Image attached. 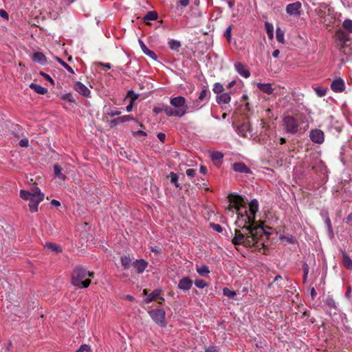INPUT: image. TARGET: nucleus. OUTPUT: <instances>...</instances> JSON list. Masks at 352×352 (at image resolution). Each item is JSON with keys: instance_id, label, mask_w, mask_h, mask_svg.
Segmentation results:
<instances>
[{"instance_id": "f257e3e1", "label": "nucleus", "mask_w": 352, "mask_h": 352, "mask_svg": "<svg viewBox=\"0 0 352 352\" xmlns=\"http://www.w3.org/2000/svg\"><path fill=\"white\" fill-rule=\"evenodd\" d=\"M230 204L229 209H235L238 214L235 224L239 229H235L232 243L234 245H241L246 248H254L261 250L264 243L261 241L265 231L262 225H256L255 216L258 210V202L252 199L249 204V210L246 209L244 198L239 195L229 197Z\"/></svg>"}, {"instance_id": "f03ea898", "label": "nucleus", "mask_w": 352, "mask_h": 352, "mask_svg": "<svg viewBox=\"0 0 352 352\" xmlns=\"http://www.w3.org/2000/svg\"><path fill=\"white\" fill-rule=\"evenodd\" d=\"M172 107L166 105L164 112L167 116L182 117L186 113L188 105L184 96H177L170 100Z\"/></svg>"}, {"instance_id": "7ed1b4c3", "label": "nucleus", "mask_w": 352, "mask_h": 352, "mask_svg": "<svg viewBox=\"0 0 352 352\" xmlns=\"http://www.w3.org/2000/svg\"><path fill=\"white\" fill-rule=\"evenodd\" d=\"M94 274L82 266L76 267L72 274V283L79 289L87 288L91 283V277Z\"/></svg>"}, {"instance_id": "20e7f679", "label": "nucleus", "mask_w": 352, "mask_h": 352, "mask_svg": "<svg viewBox=\"0 0 352 352\" xmlns=\"http://www.w3.org/2000/svg\"><path fill=\"white\" fill-rule=\"evenodd\" d=\"M20 197L24 200H29V207L31 212L38 211V206L44 199V194L38 187H34L30 191L21 190Z\"/></svg>"}, {"instance_id": "39448f33", "label": "nucleus", "mask_w": 352, "mask_h": 352, "mask_svg": "<svg viewBox=\"0 0 352 352\" xmlns=\"http://www.w3.org/2000/svg\"><path fill=\"white\" fill-rule=\"evenodd\" d=\"M285 132L289 134H296L299 131V123L296 118L292 116H286L283 119Z\"/></svg>"}, {"instance_id": "423d86ee", "label": "nucleus", "mask_w": 352, "mask_h": 352, "mask_svg": "<svg viewBox=\"0 0 352 352\" xmlns=\"http://www.w3.org/2000/svg\"><path fill=\"white\" fill-rule=\"evenodd\" d=\"M148 314L152 320L160 327H165L166 324L165 316V311L162 308H157L148 311Z\"/></svg>"}, {"instance_id": "0eeeda50", "label": "nucleus", "mask_w": 352, "mask_h": 352, "mask_svg": "<svg viewBox=\"0 0 352 352\" xmlns=\"http://www.w3.org/2000/svg\"><path fill=\"white\" fill-rule=\"evenodd\" d=\"M210 98V92L208 89V88L204 86L203 89L201 90V91L200 92V94L199 95L198 99H197L196 100H195L193 102V107L197 109H200L201 107H203V105L200 104V102L206 101V102H207L209 101Z\"/></svg>"}, {"instance_id": "6e6552de", "label": "nucleus", "mask_w": 352, "mask_h": 352, "mask_svg": "<svg viewBox=\"0 0 352 352\" xmlns=\"http://www.w3.org/2000/svg\"><path fill=\"white\" fill-rule=\"evenodd\" d=\"M311 140L316 144H322L324 141V134L320 129H315L309 133Z\"/></svg>"}, {"instance_id": "1a4fd4ad", "label": "nucleus", "mask_w": 352, "mask_h": 352, "mask_svg": "<svg viewBox=\"0 0 352 352\" xmlns=\"http://www.w3.org/2000/svg\"><path fill=\"white\" fill-rule=\"evenodd\" d=\"M302 4L300 1L289 3L286 6V12L290 16H300Z\"/></svg>"}, {"instance_id": "9d476101", "label": "nucleus", "mask_w": 352, "mask_h": 352, "mask_svg": "<svg viewBox=\"0 0 352 352\" xmlns=\"http://www.w3.org/2000/svg\"><path fill=\"white\" fill-rule=\"evenodd\" d=\"M345 82L341 78H335L331 84V89L336 93H340L345 89Z\"/></svg>"}, {"instance_id": "9b49d317", "label": "nucleus", "mask_w": 352, "mask_h": 352, "mask_svg": "<svg viewBox=\"0 0 352 352\" xmlns=\"http://www.w3.org/2000/svg\"><path fill=\"white\" fill-rule=\"evenodd\" d=\"M74 89L76 91L85 97L89 98L91 96V91L88 87L79 81L74 83Z\"/></svg>"}, {"instance_id": "f8f14e48", "label": "nucleus", "mask_w": 352, "mask_h": 352, "mask_svg": "<svg viewBox=\"0 0 352 352\" xmlns=\"http://www.w3.org/2000/svg\"><path fill=\"white\" fill-rule=\"evenodd\" d=\"M234 69L236 72L241 76L248 78L250 76V72L246 65L241 62H236L234 63Z\"/></svg>"}, {"instance_id": "ddd939ff", "label": "nucleus", "mask_w": 352, "mask_h": 352, "mask_svg": "<svg viewBox=\"0 0 352 352\" xmlns=\"http://www.w3.org/2000/svg\"><path fill=\"white\" fill-rule=\"evenodd\" d=\"M131 120H135V118L131 115H125L121 117H118L111 120L109 125L110 127H113L119 124L126 122Z\"/></svg>"}, {"instance_id": "4468645a", "label": "nucleus", "mask_w": 352, "mask_h": 352, "mask_svg": "<svg viewBox=\"0 0 352 352\" xmlns=\"http://www.w3.org/2000/svg\"><path fill=\"white\" fill-rule=\"evenodd\" d=\"M148 264V262L144 259H137L133 263L132 265L136 269L138 274H142L147 267Z\"/></svg>"}, {"instance_id": "2eb2a0df", "label": "nucleus", "mask_w": 352, "mask_h": 352, "mask_svg": "<svg viewBox=\"0 0 352 352\" xmlns=\"http://www.w3.org/2000/svg\"><path fill=\"white\" fill-rule=\"evenodd\" d=\"M192 285V281L188 277L182 278L178 283L177 287L184 291L189 290Z\"/></svg>"}, {"instance_id": "dca6fc26", "label": "nucleus", "mask_w": 352, "mask_h": 352, "mask_svg": "<svg viewBox=\"0 0 352 352\" xmlns=\"http://www.w3.org/2000/svg\"><path fill=\"white\" fill-rule=\"evenodd\" d=\"M139 44L140 45V47H141L142 52L146 55H147L148 56H149L150 58H151L152 59H153L155 60H156L157 59V56L156 55V54L153 51L149 50L146 47V45L144 44V43L140 39H139Z\"/></svg>"}, {"instance_id": "f3484780", "label": "nucleus", "mask_w": 352, "mask_h": 352, "mask_svg": "<svg viewBox=\"0 0 352 352\" xmlns=\"http://www.w3.org/2000/svg\"><path fill=\"white\" fill-rule=\"evenodd\" d=\"M217 102L221 105L225 104H228L231 100V96L229 93H221L219 95H217L216 97Z\"/></svg>"}, {"instance_id": "a211bd4d", "label": "nucleus", "mask_w": 352, "mask_h": 352, "mask_svg": "<svg viewBox=\"0 0 352 352\" xmlns=\"http://www.w3.org/2000/svg\"><path fill=\"white\" fill-rule=\"evenodd\" d=\"M233 170L238 173H250V169L243 162H236L232 165Z\"/></svg>"}, {"instance_id": "6ab92c4d", "label": "nucleus", "mask_w": 352, "mask_h": 352, "mask_svg": "<svg viewBox=\"0 0 352 352\" xmlns=\"http://www.w3.org/2000/svg\"><path fill=\"white\" fill-rule=\"evenodd\" d=\"M250 130V124L249 122H243L237 127L236 133L242 136L246 137L247 133Z\"/></svg>"}, {"instance_id": "aec40b11", "label": "nucleus", "mask_w": 352, "mask_h": 352, "mask_svg": "<svg viewBox=\"0 0 352 352\" xmlns=\"http://www.w3.org/2000/svg\"><path fill=\"white\" fill-rule=\"evenodd\" d=\"M32 59L34 62L39 63L41 65H45L47 63V58L42 52H35L32 56Z\"/></svg>"}, {"instance_id": "412c9836", "label": "nucleus", "mask_w": 352, "mask_h": 352, "mask_svg": "<svg viewBox=\"0 0 352 352\" xmlns=\"http://www.w3.org/2000/svg\"><path fill=\"white\" fill-rule=\"evenodd\" d=\"M257 88L267 94H272L274 92V89L270 83H258Z\"/></svg>"}, {"instance_id": "4be33fe9", "label": "nucleus", "mask_w": 352, "mask_h": 352, "mask_svg": "<svg viewBox=\"0 0 352 352\" xmlns=\"http://www.w3.org/2000/svg\"><path fill=\"white\" fill-rule=\"evenodd\" d=\"M30 87L38 94L44 95L47 93V88L42 87L38 84L31 83L30 85Z\"/></svg>"}, {"instance_id": "5701e85b", "label": "nucleus", "mask_w": 352, "mask_h": 352, "mask_svg": "<svg viewBox=\"0 0 352 352\" xmlns=\"http://www.w3.org/2000/svg\"><path fill=\"white\" fill-rule=\"evenodd\" d=\"M45 247L46 248V249L47 250H50L51 252H62V248L61 247L56 244V243H46Z\"/></svg>"}, {"instance_id": "b1692460", "label": "nucleus", "mask_w": 352, "mask_h": 352, "mask_svg": "<svg viewBox=\"0 0 352 352\" xmlns=\"http://www.w3.org/2000/svg\"><path fill=\"white\" fill-rule=\"evenodd\" d=\"M161 294V290L160 289H155L148 295V296L144 299L145 303H150L155 298L160 296Z\"/></svg>"}, {"instance_id": "393cba45", "label": "nucleus", "mask_w": 352, "mask_h": 352, "mask_svg": "<svg viewBox=\"0 0 352 352\" xmlns=\"http://www.w3.org/2000/svg\"><path fill=\"white\" fill-rule=\"evenodd\" d=\"M120 261L122 266L124 269L127 270L129 269L133 263H131V259L129 256H122L120 258Z\"/></svg>"}, {"instance_id": "a878e982", "label": "nucleus", "mask_w": 352, "mask_h": 352, "mask_svg": "<svg viewBox=\"0 0 352 352\" xmlns=\"http://www.w3.org/2000/svg\"><path fill=\"white\" fill-rule=\"evenodd\" d=\"M62 170L63 168L59 165H54V171L55 176L58 179L64 181L66 179V176L62 173Z\"/></svg>"}, {"instance_id": "bb28decb", "label": "nucleus", "mask_w": 352, "mask_h": 352, "mask_svg": "<svg viewBox=\"0 0 352 352\" xmlns=\"http://www.w3.org/2000/svg\"><path fill=\"white\" fill-rule=\"evenodd\" d=\"M342 263L345 267L349 270H352V260L349 256L345 253L342 254Z\"/></svg>"}, {"instance_id": "cd10ccee", "label": "nucleus", "mask_w": 352, "mask_h": 352, "mask_svg": "<svg viewBox=\"0 0 352 352\" xmlns=\"http://www.w3.org/2000/svg\"><path fill=\"white\" fill-rule=\"evenodd\" d=\"M336 36L338 38L343 42H346L349 40V34L346 33L344 31L340 30L336 32Z\"/></svg>"}, {"instance_id": "c85d7f7f", "label": "nucleus", "mask_w": 352, "mask_h": 352, "mask_svg": "<svg viewBox=\"0 0 352 352\" xmlns=\"http://www.w3.org/2000/svg\"><path fill=\"white\" fill-rule=\"evenodd\" d=\"M168 43L169 47L175 51H179V49L181 47V43L177 40L170 39Z\"/></svg>"}, {"instance_id": "c756f323", "label": "nucleus", "mask_w": 352, "mask_h": 352, "mask_svg": "<svg viewBox=\"0 0 352 352\" xmlns=\"http://www.w3.org/2000/svg\"><path fill=\"white\" fill-rule=\"evenodd\" d=\"M265 28L267 36L270 38H272L274 37V26L272 23L269 22L265 23Z\"/></svg>"}, {"instance_id": "7c9ffc66", "label": "nucleus", "mask_w": 352, "mask_h": 352, "mask_svg": "<svg viewBox=\"0 0 352 352\" xmlns=\"http://www.w3.org/2000/svg\"><path fill=\"white\" fill-rule=\"evenodd\" d=\"M157 13L155 11H149L144 16V21H155L157 19Z\"/></svg>"}, {"instance_id": "2f4dec72", "label": "nucleus", "mask_w": 352, "mask_h": 352, "mask_svg": "<svg viewBox=\"0 0 352 352\" xmlns=\"http://www.w3.org/2000/svg\"><path fill=\"white\" fill-rule=\"evenodd\" d=\"M223 294L225 296H227L228 298H229L230 299H234L236 296V293L235 291L231 290L227 287L223 288Z\"/></svg>"}, {"instance_id": "473e14b6", "label": "nucleus", "mask_w": 352, "mask_h": 352, "mask_svg": "<svg viewBox=\"0 0 352 352\" xmlns=\"http://www.w3.org/2000/svg\"><path fill=\"white\" fill-rule=\"evenodd\" d=\"M197 272L201 276H205L210 273L209 267L207 265L197 267Z\"/></svg>"}, {"instance_id": "72a5a7b5", "label": "nucleus", "mask_w": 352, "mask_h": 352, "mask_svg": "<svg viewBox=\"0 0 352 352\" xmlns=\"http://www.w3.org/2000/svg\"><path fill=\"white\" fill-rule=\"evenodd\" d=\"M56 60L70 74H74V69L65 62H64L61 58L56 56Z\"/></svg>"}, {"instance_id": "f704fd0d", "label": "nucleus", "mask_w": 352, "mask_h": 352, "mask_svg": "<svg viewBox=\"0 0 352 352\" xmlns=\"http://www.w3.org/2000/svg\"><path fill=\"white\" fill-rule=\"evenodd\" d=\"M223 86L220 82H216L214 84L212 91L217 94V96L223 93Z\"/></svg>"}, {"instance_id": "c9c22d12", "label": "nucleus", "mask_w": 352, "mask_h": 352, "mask_svg": "<svg viewBox=\"0 0 352 352\" xmlns=\"http://www.w3.org/2000/svg\"><path fill=\"white\" fill-rule=\"evenodd\" d=\"M314 90L318 96L322 97L327 94V88L323 87H316Z\"/></svg>"}, {"instance_id": "e433bc0d", "label": "nucleus", "mask_w": 352, "mask_h": 352, "mask_svg": "<svg viewBox=\"0 0 352 352\" xmlns=\"http://www.w3.org/2000/svg\"><path fill=\"white\" fill-rule=\"evenodd\" d=\"M324 222H325V224H326V226L327 227V230H328V232H329V234H331L333 236V228H332L331 220H330V219H329V217L328 216V213L327 212L326 213V217H325Z\"/></svg>"}, {"instance_id": "4c0bfd02", "label": "nucleus", "mask_w": 352, "mask_h": 352, "mask_svg": "<svg viewBox=\"0 0 352 352\" xmlns=\"http://www.w3.org/2000/svg\"><path fill=\"white\" fill-rule=\"evenodd\" d=\"M325 303L329 308L337 309L336 302H335L332 297H327L325 300Z\"/></svg>"}, {"instance_id": "58836bf2", "label": "nucleus", "mask_w": 352, "mask_h": 352, "mask_svg": "<svg viewBox=\"0 0 352 352\" xmlns=\"http://www.w3.org/2000/svg\"><path fill=\"white\" fill-rule=\"evenodd\" d=\"M60 98L63 100L68 101L72 103H76V100L73 97L71 93L63 94L60 96Z\"/></svg>"}, {"instance_id": "ea45409f", "label": "nucleus", "mask_w": 352, "mask_h": 352, "mask_svg": "<svg viewBox=\"0 0 352 352\" xmlns=\"http://www.w3.org/2000/svg\"><path fill=\"white\" fill-rule=\"evenodd\" d=\"M223 157V155L219 151H214L211 154V158L213 161H220Z\"/></svg>"}, {"instance_id": "a19ab883", "label": "nucleus", "mask_w": 352, "mask_h": 352, "mask_svg": "<svg viewBox=\"0 0 352 352\" xmlns=\"http://www.w3.org/2000/svg\"><path fill=\"white\" fill-rule=\"evenodd\" d=\"M342 26L344 29L348 30L350 32H352V20H344L342 23Z\"/></svg>"}, {"instance_id": "79ce46f5", "label": "nucleus", "mask_w": 352, "mask_h": 352, "mask_svg": "<svg viewBox=\"0 0 352 352\" xmlns=\"http://www.w3.org/2000/svg\"><path fill=\"white\" fill-rule=\"evenodd\" d=\"M170 177L171 183H173L176 187H179V185L178 184V175L176 173L171 172L170 173Z\"/></svg>"}, {"instance_id": "37998d69", "label": "nucleus", "mask_w": 352, "mask_h": 352, "mask_svg": "<svg viewBox=\"0 0 352 352\" xmlns=\"http://www.w3.org/2000/svg\"><path fill=\"white\" fill-rule=\"evenodd\" d=\"M276 39L279 43H284V32L280 28L276 30Z\"/></svg>"}, {"instance_id": "c03bdc74", "label": "nucleus", "mask_w": 352, "mask_h": 352, "mask_svg": "<svg viewBox=\"0 0 352 352\" xmlns=\"http://www.w3.org/2000/svg\"><path fill=\"white\" fill-rule=\"evenodd\" d=\"M75 352H91V346L88 344H82Z\"/></svg>"}, {"instance_id": "a18cd8bd", "label": "nucleus", "mask_w": 352, "mask_h": 352, "mask_svg": "<svg viewBox=\"0 0 352 352\" xmlns=\"http://www.w3.org/2000/svg\"><path fill=\"white\" fill-rule=\"evenodd\" d=\"M195 285L197 287L203 289L208 286L206 282L202 279H198L195 281Z\"/></svg>"}, {"instance_id": "49530a36", "label": "nucleus", "mask_w": 352, "mask_h": 352, "mask_svg": "<svg viewBox=\"0 0 352 352\" xmlns=\"http://www.w3.org/2000/svg\"><path fill=\"white\" fill-rule=\"evenodd\" d=\"M121 113L122 112L120 110H118V109H110V110L107 111V114L108 116H109L110 117H113V116H119L120 114H121Z\"/></svg>"}, {"instance_id": "de8ad7c7", "label": "nucleus", "mask_w": 352, "mask_h": 352, "mask_svg": "<svg viewBox=\"0 0 352 352\" xmlns=\"http://www.w3.org/2000/svg\"><path fill=\"white\" fill-rule=\"evenodd\" d=\"M281 239L285 241L289 244H294L296 243V239L293 236H282Z\"/></svg>"}, {"instance_id": "09e8293b", "label": "nucleus", "mask_w": 352, "mask_h": 352, "mask_svg": "<svg viewBox=\"0 0 352 352\" xmlns=\"http://www.w3.org/2000/svg\"><path fill=\"white\" fill-rule=\"evenodd\" d=\"M231 31H232V25H230L226 28V30L224 32V36L228 39V41H230L231 39V35H232Z\"/></svg>"}, {"instance_id": "8fccbe9b", "label": "nucleus", "mask_w": 352, "mask_h": 352, "mask_svg": "<svg viewBox=\"0 0 352 352\" xmlns=\"http://www.w3.org/2000/svg\"><path fill=\"white\" fill-rule=\"evenodd\" d=\"M126 96L131 98L133 102L137 100L138 95L136 94L133 90H130L127 92Z\"/></svg>"}, {"instance_id": "3c124183", "label": "nucleus", "mask_w": 352, "mask_h": 352, "mask_svg": "<svg viewBox=\"0 0 352 352\" xmlns=\"http://www.w3.org/2000/svg\"><path fill=\"white\" fill-rule=\"evenodd\" d=\"M303 270V279L305 280L307 278L308 272H309V267L307 263H305L302 266Z\"/></svg>"}, {"instance_id": "603ef678", "label": "nucleus", "mask_w": 352, "mask_h": 352, "mask_svg": "<svg viewBox=\"0 0 352 352\" xmlns=\"http://www.w3.org/2000/svg\"><path fill=\"white\" fill-rule=\"evenodd\" d=\"M40 74L47 80L50 81L52 85H54V80L46 73L41 72Z\"/></svg>"}, {"instance_id": "864d4df0", "label": "nucleus", "mask_w": 352, "mask_h": 352, "mask_svg": "<svg viewBox=\"0 0 352 352\" xmlns=\"http://www.w3.org/2000/svg\"><path fill=\"white\" fill-rule=\"evenodd\" d=\"M186 173L188 177L192 178L196 175V170L192 168H188L186 170Z\"/></svg>"}, {"instance_id": "5fc2aeb1", "label": "nucleus", "mask_w": 352, "mask_h": 352, "mask_svg": "<svg viewBox=\"0 0 352 352\" xmlns=\"http://www.w3.org/2000/svg\"><path fill=\"white\" fill-rule=\"evenodd\" d=\"M19 145L21 147H27L29 145V140L27 138H23L19 141Z\"/></svg>"}, {"instance_id": "6e6d98bb", "label": "nucleus", "mask_w": 352, "mask_h": 352, "mask_svg": "<svg viewBox=\"0 0 352 352\" xmlns=\"http://www.w3.org/2000/svg\"><path fill=\"white\" fill-rule=\"evenodd\" d=\"M212 228H213L214 230H215L217 232H221L223 231V228L219 224L213 223L212 225Z\"/></svg>"}, {"instance_id": "4d7b16f0", "label": "nucleus", "mask_w": 352, "mask_h": 352, "mask_svg": "<svg viewBox=\"0 0 352 352\" xmlns=\"http://www.w3.org/2000/svg\"><path fill=\"white\" fill-rule=\"evenodd\" d=\"M0 16H1L2 18H3L6 20H8L9 18L8 12L3 9H0Z\"/></svg>"}, {"instance_id": "13d9d810", "label": "nucleus", "mask_w": 352, "mask_h": 352, "mask_svg": "<svg viewBox=\"0 0 352 352\" xmlns=\"http://www.w3.org/2000/svg\"><path fill=\"white\" fill-rule=\"evenodd\" d=\"M165 106L164 107H155L153 109V112L158 114L162 111H164Z\"/></svg>"}, {"instance_id": "bf43d9fd", "label": "nucleus", "mask_w": 352, "mask_h": 352, "mask_svg": "<svg viewBox=\"0 0 352 352\" xmlns=\"http://www.w3.org/2000/svg\"><path fill=\"white\" fill-rule=\"evenodd\" d=\"M178 2L182 8H186L189 4V0H178Z\"/></svg>"}, {"instance_id": "052dcab7", "label": "nucleus", "mask_w": 352, "mask_h": 352, "mask_svg": "<svg viewBox=\"0 0 352 352\" xmlns=\"http://www.w3.org/2000/svg\"><path fill=\"white\" fill-rule=\"evenodd\" d=\"M133 135L135 136V137L138 136V135L146 136L147 133H146V132H145L144 131L138 130V131H137L133 133Z\"/></svg>"}, {"instance_id": "680f3d73", "label": "nucleus", "mask_w": 352, "mask_h": 352, "mask_svg": "<svg viewBox=\"0 0 352 352\" xmlns=\"http://www.w3.org/2000/svg\"><path fill=\"white\" fill-rule=\"evenodd\" d=\"M157 137L158 138V139L162 142H164L165 141V139H166L165 133H158L157 135Z\"/></svg>"}, {"instance_id": "e2e57ef3", "label": "nucleus", "mask_w": 352, "mask_h": 352, "mask_svg": "<svg viewBox=\"0 0 352 352\" xmlns=\"http://www.w3.org/2000/svg\"><path fill=\"white\" fill-rule=\"evenodd\" d=\"M133 101H131V102L126 107V111L127 112L131 111L132 109H133Z\"/></svg>"}, {"instance_id": "0e129e2a", "label": "nucleus", "mask_w": 352, "mask_h": 352, "mask_svg": "<svg viewBox=\"0 0 352 352\" xmlns=\"http://www.w3.org/2000/svg\"><path fill=\"white\" fill-rule=\"evenodd\" d=\"M208 172L207 168L204 166H200V173L203 175H206Z\"/></svg>"}, {"instance_id": "69168bd1", "label": "nucleus", "mask_w": 352, "mask_h": 352, "mask_svg": "<svg viewBox=\"0 0 352 352\" xmlns=\"http://www.w3.org/2000/svg\"><path fill=\"white\" fill-rule=\"evenodd\" d=\"M51 204L52 205L56 206V207H58V206H60V203L59 201L56 200V199H52L51 201Z\"/></svg>"}, {"instance_id": "338daca9", "label": "nucleus", "mask_w": 352, "mask_h": 352, "mask_svg": "<svg viewBox=\"0 0 352 352\" xmlns=\"http://www.w3.org/2000/svg\"><path fill=\"white\" fill-rule=\"evenodd\" d=\"M215 351H216V349L213 346H209L208 348H207L205 350V352H215Z\"/></svg>"}, {"instance_id": "774afa93", "label": "nucleus", "mask_w": 352, "mask_h": 352, "mask_svg": "<svg viewBox=\"0 0 352 352\" xmlns=\"http://www.w3.org/2000/svg\"><path fill=\"white\" fill-rule=\"evenodd\" d=\"M346 223H352V213H350V214L347 216V217H346Z\"/></svg>"}]
</instances>
